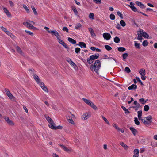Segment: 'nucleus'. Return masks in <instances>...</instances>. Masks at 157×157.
<instances>
[{"mask_svg": "<svg viewBox=\"0 0 157 157\" xmlns=\"http://www.w3.org/2000/svg\"><path fill=\"white\" fill-rule=\"evenodd\" d=\"M103 36L104 39L107 40H109L111 38V36L110 34L107 33H104L103 34Z\"/></svg>", "mask_w": 157, "mask_h": 157, "instance_id": "11", "label": "nucleus"}, {"mask_svg": "<svg viewBox=\"0 0 157 157\" xmlns=\"http://www.w3.org/2000/svg\"><path fill=\"white\" fill-rule=\"evenodd\" d=\"M23 6L25 11H26V12L28 13H30V11L29 9L27 7V6L25 5H23Z\"/></svg>", "mask_w": 157, "mask_h": 157, "instance_id": "37", "label": "nucleus"}, {"mask_svg": "<svg viewBox=\"0 0 157 157\" xmlns=\"http://www.w3.org/2000/svg\"><path fill=\"white\" fill-rule=\"evenodd\" d=\"M25 31L30 35L33 36V33L30 31L25 30Z\"/></svg>", "mask_w": 157, "mask_h": 157, "instance_id": "56", "label": "nucleus"}, {"mask_svg": "<svg viewBox=\"0 0 157 157\" xmlns=\"http://www.w3.org/2000/svg\"><path fill=\"white\" fill-rule=\"evenodd\" d=\"M23 24L24 25L29 29H34L36 28V27L33 25L35 24V23L33 21L28 20L26 22H24Z\"/></svg>", "mask_w": 157, "mask_h": 157, "instance_id": "2", "label": "nucleus"}, {"mask_svg": "<svg viewBox=\"0 0 157 157\" xmlns=\"http://www.w3.org/2000/svg\"><path fill=\"white\" fill-rule=\"evenodd\" d=\"M3 9L4 12L6 13V15L8 17H10L11 15L9 12L8 10L5 7H3Z\"/></svg>", "mask_w": 157, "mask_h": 157, "instance_id": "20", "label": "nucleus"}, {"mask_svg": "<svg viewBox=\"0 0 157 157\" xmlns=\"http://www.w3.org/2000/svg\"><path fill=\"white\" fill-rule=\"evenodd\" d=\"M16 49L17 52L21 55H22V52L21 48L18 46L16 47Z\"/></svg>", "mask_w": 157, "mask_h": 157, "instance_id": "30", "label": "nucleus"}, {"mask_svg": "<svg viewBox=\"0 0 157 157\" xmlns=\"http://www.w3.org/2000/svg\"><path fill=\"white\" fill-rule=\"evenodd\" d=\"M116 28L119 29H120L121 28V27L119 23L117 24L116 26Z\"/></svg>", "mask_w": 157, "mask_h": 157, "instance_id": "62", "label": "nucleus"}, {"mask_svg": "<svg viewBox=\"0 0 157 157\" xmlns=\"http://www.w3.org/2000/svg\"><path fill=\"white\" fill-rule=\"evenodd\" d=\"M82 25L80 23H78L76 24V25L75 27V28L76 29H79V28H81Z\"/></svg>", "mask_w": 157, "mask_h": 157, "instance_id": "31", "label": "nucleus"}, {"mask_svg": "<svg viewBox=\"0 0 157 157\" xmlns=\"http://www.w3.org/2000/svg\"><path fill=\"white\" fill-rule=\"evenodd\" d=\"M80 50V49L79 48H75V52L76 53H78Z\"/></svg>", "mask_w": 157, "mask_h": 157, "instance_id": "54", "label": "nucleus"}, {"mask_svg": "<svg viewBox=\"0 0 157 157\" xmlns=\"http://www.w3.org/2000/svg\"><path fill=\"white\" fill-rule=\"evenodd\" d=\"M58 145L60 146L66 152H69L71 151V150L65 146L64 145H63V144H58Z\"/></svg>", "mask_w": 157, "mask_h": 157, "instance_id": "15", "label": "nucleus"}, {"mask_svg": "<svg viewBox=\"0 0 157 157\" xmlns=\"http://www.w3.org/2000/svg\"><path fill=\"white\" fill-rule=\"evenodd\" d=\"M130 130L132 131L133 135L135 136L138 133L137 130L134 128L133 127H131L130 128Z\"/></svg>", "mask_w": 157, "mask_h": 157, "instance_id": "16", "label": "nucleus"}, {"mask_svg": "<svg viewBox=\"0 0 157 157\" xmlns=\"http://www.w3.org/2000/svg\"><path fill=\"white\" fill-rule=\"evenodd\" d=\"M109 18L111 20H114L115 19V16L113 14H111L109 16Z\"/></svg>", "mask_w": 157, "mask_h": 157, "instance_id": "45", "label": "nucleus"}, {"mask_svg": "<svg viewBox=\"0 0 157 157\" xmlns=\"http://www.w3.org/2000/svg\"><path fill=\"white\" fill-rule=\"evenodd\" d=\"M84 101L88 105L91 107L94 110H96L97 109V107L91 101L85 98H82Z\"/></svg>", "mask_w": 157, "mask_h": 157, "instance_id": "4", "label": "nucleus"}, {"mask_svg": "<svg viewBox=\"0 0 157 157\" xmlns=\"http://www.w3.org/2000/svg\"><path fill=\"white\" fill-rule=\"evenodd\" d=\"M49 33H51L52 35H55L57 38V39L60 37V36L56 30H48Z\"/></svg>", "mask_w": 157, "mask_h": 157, "instance_id": "9", "label": "nucleus"}, {"mask_svg": "<svg viewBox=\"0 0 157 157\" xmlns=\"http://www.w3.org/2000/svg\"><path fill=\"white\" fill-rule=\"evenodd\" d=\"M46 118L48 121L49 123L51 122V121H53V120L52 119L48 116H47L46 117Z\"/></svg>", "mask_w": 157, "mask_h": 157, "instance_id": "46", "label": "nucleus"}, {"mask_svg": "<svg viewBox=\"0 0 157 157\" xmlns=\"http://www.w3.org/2000/svg\"><path fill=\"white\" fill-rule=\"evenodd\" d=\"M139 151L138 149H135L134 150L133 157H138Z\"/></svg>", "mask_w": 157, "mask_h": 157, "instance_id": "19", "label": "nucleus"}, {"mask_svg": "<svg viewBox=\"0 0 157 157\" xmlns=\"http://www.w3.org/2000/svg\"><path fill=\"white\" fill-rule=\"evenodd\" d=\"M130 5H128V6L130 7L131 9L134 12L137 11V9L134 6V3L133 2H131L130 3Z\"/></svg>", "mask_w": 157, "mask_h": 157, "instance_id": "14", "label": "nucleus"}, {"mask_svg": "<svg viewBox=\"0 0 157 157\" xmlns=\"http://www.w3.org/2000/svg\"><path fill=\"white\" fill-rule=\"evenodd\" d=\"M72 9L75 13V14L76 15H78V11H77V10H76V8L75 7H73L72 8Z\"/></svg>", "mask_w": 157, "mask_h": 157, "instance_id": "41", "label": "nucleus"}, {"mask_svg": "<svg viewBox=\"0 0 157 157\" xmlns=\"http://www.w3.org/2000/svg\"><path fill=\"white\" fill-rule=\"evenodd\" d=\"M149 109V106L147 105H145L144 107V110L145 111H147Z\"/></svg>", "mask_w": 157, "mask_h": 157, "instance_id": "39", "label": "nucleus"}, {"mask_svg": "<svg viewBox=\"0 0 157 157\" xmlns=\"http://www.w3.org/2000/svg\"><path fill=\"white\" fill-rule=\"evenodd\" d=\"M31 8L34 14L36 15H37L38 14L37 12L34 7L33 6H32Z\"/></svg>", "mask_w": 157, "mask_h": 157, "instance_id": "34", "label": "nucleus"}, {"mask_svg": "<svg viewBox=\"0 0 157 157\" xmlns=\"http://www.w3.org/2000/svg\"><path fill=\"white\" fill-rule=\"evenodd\" d=\"M33 76L35 80L37 82V83L39 84L42 82L41 81L39 77L36 74H33Z\"/></svg>", "mask_w": 157, "mask_h": 157, "instance_id": "12", "label": "nucleus"}, {"mask_svg": "<svg viewBox=\"0 0 157 157\" xmlns=\"http://www.w3.org/2000/svg\"><path fill=\"white\" fill-rule=\"evenodd\" d=\"M134 121L136 125H140V122L138 120V118L137 117H135L134 118Z\"/></svg>", "mask_w": 157, "mask_h": 157, "instance_id": "32", "label": "nucleus"}, {"mask_svg": "<svg viewBox=\"0 0 157 157\" xmlns=\"http://www.w3.org/2000/svg\"><path fill=\"white\" fill-rule=\"evenodd\" d=\"M142 37H143V36H138L137 39L138 40H140L141 41L143 39Z\"/></svg>", "mask_w": 157, "mask_h": 157, "instance_id": "63", "label": "nucleus"}, {"mask_svg": "<svg viewBox=\"0 0 157 157\" xmlns=\"http://www.w3.org/2000/svg\"><path fill=\"white\" fill-rule=\"evenodd\" d=\"M79 45L82 48H85L86 47V44L83 42H79Z\"/></svg>", "mask_w": 157, "mask_h": 157, "instance_id": "26", "label": "nucleus"}, {"mask_svg": "<svg viewBox=\"0 0 157 157\" xmlns=\"http://www.w3.org/2000/svg\"><path fill=\"white\" fill-rule=\"evenodd\" d=\"M39 85H40V87H41L42 89L44 91L47 93H48V89L47 88V87L46 86V85L43 82H41Z\"/></svg>", "mask_w": 157, "mask_h": 157, "instance_id": "8", "label": "nucleus"}, {"mask_svg": "<svg viewBox=\"0 0 157 157\" xmlns=\"http://www.w3.org/2000/svg\"><path fill=\"white\" fill-rule=\"evenodd\" d=\"M135 3L142 8H144L146 7V6H144V4L140 2L136 1V2Z\"/></svg>", "mask_w": 157, "mask_h": 157, "instance_id": "18", "label": "nucleus"}, {"mask_svg": "<svg viewBox=\"0 0 157 157\" xmlns=\"http://www.w3.org/2000/svg\"><path fill=\"white\" fill-rule=\"evenodd\" d=\"M96 4L101 3V0H93Z\"/></svg>", "mask_w": 157, "mask_h": 157, "instance_id": "59", "label": "nucleus"}, {"mask_svg": "<svg viewBox=\"0 0 157 157\" xmlns=\"http://www.w3.org/2000/svg\"><path fill=\"white\" fill-rule=\"evenodd\" d=\"M62 30L63 31H66L67 32H68V29L66 27H63L62 29Z\"/></svg>", "mask_w": 157, "mask_h": 157, "instance_id": "58", "label": "nucleus"}, {"mask_svg": "<svg viewBox=\"0 0 157 157\" xmlns=\"http://www.w3.org/2000/svg\"><path fill=\"white\" fill-rule=\"evenodd\" d=\"M94 14L93 13H90L89 16V17L90 19L93 20L94 19Z\"/></svg>", "mask_w": 157, "mask_h": 157, "instance_id": "38", "label": "nucleus"}, {"mask_svg": "<svg viewBox=\"0 0 157 157\" xmlns=\"http://www.w3.org/2000/svg\"><path fill=\"white\" fill-rule=\"evenodd\" d=\"M143 37L146 38H148L149 36L148 34L145 32H144Z\"/></svg>", "mask_w": 157, "mask_h": 157, "instance_id": "49", "label": "nucleus"}, {"mask_svg": "<svg viewBox=\"0 0 157 157\" xmlns=\"http://www.w3.org/2000/svg\"><path fill=\"white\" fill-rule=\"evenodd\" d=\"M70 65L73 67L74 68H75L76 66V65L75 63L72 61L71 60L70 61V63H69Z\"/></svg>", "mask_w": 157, "mask_h": 157, "instance_id": "44", "label": "nucleus"}, {"mask_svg": "<svg viewBox=\"0 0 157 157\" xmlns=\"http://www.w3.org/2000/svg\"><path fill=\"white\" fill-rule=\"evenodd\" d=\"M148 44V43L147 40H144L142 43L143 46L144 47L147 46Z\"/></svg>", "mask_w": 157, "mask_h": 157, "instance_id": "42", "label": "nucleus"}, {"mask_svg": "<svg viewBox=\"0 0 157 157\" xmlns=\"http://www.w3.org/2000/svg\"><path fill=\"white\" fill-rule=\"evenodd\" d=\"M91 113L89 112L84 113L82 116L81 118L83 120H85L89 118L91 115Z\"/></svg>", "mask_w": 157, "mask_h": 157, "instance_id": "6", "label": "nucleus"}, {"mask_svg": "<svg viewBox=\"0 0 157 157\" xmlns=\"http://www.w3.org/2000/svg\"><path fill=\"white\" fill-rule=\"evenodd\" d=\"M61 45H63L64 47L66 49H68V48L67 47V45L64 42H63V43Z\"/></svg>", "mask_w": 157, "mask_h": 157, "instance_id": "57", "label": "nucleus"}, {"mask_svg": "<svg viewBox=\"0 0 157 157\" xmlns=\"http://www.w3.org/2000/svg\"><path fill=\"white\" fill-rule=\"evenodd\" d=\"M105 49L108 51H109L112 49V48L110 46L108 45H105Z\"/></svg>", "mask_w": 157, "mask_h": 157, "instance_id": "50", "label": "nucleus"}, {"mask_svg": "<svg viewBox=\"0 0 157 157\" xmlns=\"http://www.w3.org/2000/svg\"><path fill=\"white\" fill-rule=\"evenodd\" d=\"M144 31L143 30L141 29H140L139 31H138L137 35L138 36H143L144 34Z\"/></svg>", "mask_w": 157, "mask_h": 157, "instance_id": "27", "label": "nucleus"}, {"mask_svg": "<svg viewBox=\"0 0 157 157\" xmlns=\"http://www.w3.org/2000/svg\"><path fill=\"white\" fill-rule=\"evenodd\" d=\"M125 71L127 73H128L131 71V70L128 67H126L125 69Z\"/></svg>", "mask_w": 157, "mask_h": 157, "instance_id": "51", "label": "nucleus"}, {"mask_svg": "<svg viewBox=\"0 0 157 157\" xmlns=\"http://www.w3.org/2000/svg\"><path fill=\"white\" fill-rule=\"evenodd\" d=\"M114 41L115 42L118 43L120 41V39L118 37L116 36L114 39Z\"/></svg>", "mask_w": 157, "mask_h": 157, "instance_id": "33", "label": "nucleus"}, {"mask_svg": "<svg viewBox=\"0 0 157 157\" xmlns=\"http://www.w3.org/2000/svg\"><path fill=\"white\" fill-rule=\"evenodd\" d=\"M29 71H30V73L31 74H33L34 72V70L33 69H29Z\"/></svg>", "mask_w": 157, "mask_h": 157, "instance_id": "60", "label": "nucleus"}, {"mask_svg": "<svg viewBox=\"0 0 157 157\" xmlns=\"http://www.w3.org/2000/svg\"><path fill=\"white\" fill-rule=\"evenodd\" d=\"M138 113V119L139 120H141V119H142L143 118H142V111H139L137 112Z\"/></svg>", "mask_w": 157, "mask_h": 157, "instance_id": "24", "label": "nucleus"}, {"mask_svg": "<svg viewBox=\"0 0 157 157\" xmlns=\"http://www.w3.org/2000/svg\"><path fill=\"white\" fill-rule=\"evenodd\" d=\"M139 73L141 75V78L143 80H145L146 78V77L145 75L146 74L145 70L144 69H141L139 71Z\"/></svg>", "mask_w": 157, "mask_h": 157, "instance_id": "7", "label": "nucleus"}, {"mask_svg": "<svg viewBox=\"0 0 157 157\" xmlns=\"http://www.w3.org/2000/svg\"><path fill=\"white\" fill-rule=\"evenodd\" d=\"M137 86L136 85L132 84L128 87V89L129 90H135L137 88Z\"/></svg>", "mask_w": 157, "mask_h": 157, "instance_id": "22", "label": "nucleus"}, {"mask_svg": "<svg viewBox=\"0 0 157 157\" xmlns=\"http://www.w3.org/2000/svg\"><path fill=\"white\" fill-rule=\"evenodd\" d=\"M128 55L127 53H125L123 54L122 57L123 58V60L124 61H125V59L128 56Z\"/></svg>", "mask_w": 157, "mask_h": 157, "instance_id": "35", "label": "nucleus"}, {"mask_svg": "<svg viewBox=\"0 0 157 157\" xmlns=\"http://www.w3.org/2000/svg\"><path fill=\"white\" fill-rule=\"evenodd\" d=\"M99 56V55L98 54L92 55L87 59V62L89 64H90L93 62L94 60L98 59Z\"/></svg>", "mask_w": 157, "mask_h": 157, "instance_id": "5", "label": "nucleus"}, {"mask_svg": "<svg viewBox=\"0 0 157 157\" xmlns=\"http://www.w3.org/2000/svg\"><path fill=\"white\" fill-rule=\"evenodd\" d=\"M120 25L122 27H124L126 25V23L125 21L123 20H121L120 22Z\"/></svg>", "mask_w": 157, "mask_h": 157, "instance_id": "36", "label": "nucleus"}, {"mask_svg": "<svg viewBox=\"0 0 157 157\" xmlns=\"http://www.w3.org/2000/svg\"><path fill=\"white\" fill-rule=\"evenodd\" d=\"M49 127L51 129H56V126L55 124L53 121H51L48 124Z\"/></svg>", "mask_w": 157, "mask_h": 157, "instance_id": "17", "label": "nucleus"}, {"mask_svg": "<svg viewBox=\"0 0 157 157\" xmlns=\"http://www.w3.org/2000/svg\"><path fill=\"white\" fill-rule=\"evenodd\" d=\"M117 15L119 16L121 18L123 19V15L119 11H118L117 13Z\"/></svg>", "mask_w": 157, "mask_h": 157, "instance_id": "52", "label": "nucleus"}, {"mask_svg": "<svg viewBox=\"0 0 157 157\" xmlns=\"http://www.w3.org/2000/svg\"><path fill=\"white\" fill-rule=\"evenodd\" d=\"M101 67V63L100 60H96L93 65H92L90 67L91 70H94L96 73L98 74V71Z\"/></svg>", "mask_w": 157, "mask_h": 157, "instance_id": "1", "label": "nucleus"}, {"mask_svg": "<svg viewBox=\"0 0 157 157\" xmlns=\"http://www.w3.org/2000/svg\"><path fill=\"white\" fill-rule=\"evenodd\" d=\"M141 107V105L140 104L136 105L135 106L132 107V108L135 109V110L137 111L139 108H140Z\"/></svg>", "mask_w": 157, "mask_h": 157, "instance_id": "47", "label": "nucleus"}, {"mask_svg": "<svg viewBox=\"0 0 157 157\" xmlns=\"http://www.w3.org/2000/svg\"><path fill=\"white\" fill-rule=\"evenodd\" d=\"M5 92L10 99L11 100L15 99V97L12 94L9 90L7 89L5 90Z\"/></svg>", "mask_w": 157, "mask_h": 157, "instance_id": "10", "label": "nucleus"}, {"mask_svg": "<svg viewBox=\"0 0 157 157\" xmlns=\"http://www.w3.org/2000/svg\"><path fill=\"white\" fill-rule=\"evenodd\" d=\"M68 40L69 42L73 44H75L76 43V40L71 38L70 37L68 38Z\"/></svg>", "mask_w": 157, "mask_h": 157, "instance_id": "28", "label": "nucleus"}, {"mask_svg": "<svg viewBox=\"0 0 157 157\" xmlns=\"http://www.w3.org/2000/svg\"><path fill=\"white\" fill-rule=\"evenodd\" d=\"M135 47L137 48L140 49V44L139 43H137L136 41H135Z\"/></svg>", "mask_w": 157, "mask_h": 157, "instance_id": "43", "label": "nucleus"}, {"mask_svg": "<svg viewBox=\"0 0 157 157\" xmlns=\"http://www.w3.org/2000/svg\"><path fill=\"white\" fill-rule=\"evenodd\" d=\"M23 108L24 109L25 111V112L26 113H28V109H27V108H26V106H25L23 105Z\"/></svg>", "mask_w": 157, "mask_h": 157, "instance_id": "64", "label": "nucleus"}, {"mask_svg": "<svg viewBox=\"0 0 157 157\" xmlns=\"http://www.w3.org/2000/svg\"><path fill=\"white\" fill-rule=\"evenodd\" d=\"M152 117L151 115H149L144 117L141 119L142 122L145 125H148L152 122Z\"/></svg>", "mask_w": 157, "mask_h": 157, "instance_id": "3", "label": "nucleus"}, {"mask_svg": "<svg viewBox=\"0 0 157 157\" xmlns=\"http://www.w3.org/2000/svg\"><path fill=\"white\" fill-rule=\"evenodd\" d=\"M67 120L71 124H74V121L72 119V118L70 117V116H67Z\"/></svg>", "mask_w": 157, "mask_h": 157, "instance_id": "25", "label": "nucleus"}, {"mask_svg": "<svg viewBox=\"0 0 157 157\" xmlns=\"http://www.w3.org/2000/svg\"><path fill=\"white\" fill-rule=\"evenodd\" d=\"M89 31L91 34L92 36L93 37H95L96 35L93 29L91 28H89Z\"/></svg>", "mask_w": 157, "mask_h": 157, "instance_id": "21", "label": "nucleus"}, {"mask_svg": "<svg viewBox=\"0 0 157 157\" xmlns=\"http://www.w3.org/2000/svg\"><path fill=\"white\" fill-rule=\"evenodd\" d=\"M0 28L5 33H6V31H7V30L6 28H5L3 26H1L0 27Z\"/></svg>", "mask_w": 157, "mask_h": 157, "instance_id": "61", "label": "nucleus"}, {"mask_svg": "<svg viewBox=\"0 0 157 157\" xmlns=\"http://www.w3.org/2000/svg\"><path fill=\"white\" fill-rule=\"evenodd\" d=\"M118 50L120 52H123L125 50V48L123 47H120L118 48Z\"/></svg>", "mask_w": 157, "mask_h": 157, "instance_id": "40", "label": "nucleus"}, {"mask_svg": "<svg viewBox=\"0 0 157 157\" xmlns=\"http://www.w3.org/2000/svg\"><path fill=\"white\" fill-rule=\"evenodd\" d=\"M102 118L105 122L108 125H110V124L109 122L107 120V119L104 116H101Z\"/></svg>", "mask_w": 157, "mask_h": 157, "instance_id": "29", "label": "nucleus"}, {"mask_svg": "<svg viewBox=\"0 0 157 157\" xmlns=\"http://www.w3.org/2000/svg\"><path fill=\"white\" fill-rule=\"evenodd\" d=\"M57 40L58 42H59L61 44H62L64 42L61 39H60V37L58 38Z\"/></svg>", "mask_w": 157, "mask_h": 157, "instance_id": "53", "label": "nucleus"}, {"mask_svg": "<svg viewBox=\"0 0 157 157\" xmlns=\"http://www.w3.org/2000/svg\"><path fill=\"white\" fill-rule=\"evenodd\" d=\"M4 119L7 123L10 125L13 126L14 125V123L10 120L9 119V117H4Z\"/></svg>", "mask_w": 157, "mask_h": 157, "instance_id": "13", "label": "nucleus"}, {"mask_svg": "<svg viewBox=\"0 0 157 157\" xmlns=\"http://www.w3.org/2000/svg\"><path fill=\"white\" fill-rule=\"evenodd\" d=\"M139 101L142 104H144L146 102V101H145L144 99L143 98L140 99Z\"/></svg>", "mask_w": 157, "mask_h": 157, "instance_id": "48", "label": "nucleus"}, {"mask_svg": "<svg viewBox=\"0 0 157 157\" xmlns=\"http://www.w3.org/2000/svg\"><path fill=\"white\" fill-rule=\"evenodd\" d=\"M120 144L125 149L127 150L128 148V147L123 142H120Z\"/></svg>", "mask_w": 157, "mask_h": 157, "instance_id": "23", "label": "nucleus"}, {"mask_svg": "<svg viewBox=\"0 0 157 157\" xmlns=\"http://www.w3.org/2000/svg\"><path fill=\"white\" fill-rule=\"evenodd\" d=\"M113 126L114 127L115 129H116L117 130H119V128L115 124H113Z\"/></svg>", "mask_w": 157, "mask_h": 157, "instance_id": "55", "label": "nucleus"}]
</instances>
